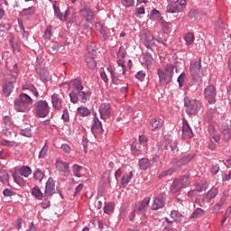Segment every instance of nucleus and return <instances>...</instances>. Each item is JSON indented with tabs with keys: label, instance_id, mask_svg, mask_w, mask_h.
Masks as SVG:
<instances>
[{
	"label": "nucleus",
	"instance_id": "nucleus-23",
	"mask_svg": "<svg viewBox=\"0 0 231 231\" xmlns=\"http://www.w3.org/2000/svg\"><path fill=\"white\" fill-rule=\"evenodd\" d=\"M181 189H183V184L181 183V181H180V180L178 179L174 180L173 183L171 186V192L176 194V192H180Z\"/></svg>",
	"mask_w": 231,
	"mask_h": 231
},
{
	"label": "nucleus",
	"instance_id": "nucleus-56",
	"mask_svg": "<svg viewBox=\"0 0 231 231\" xmlns=\"http://www.w3.org/2000/svg\"><path fill=\"white\" fill-rule=\"evenodd\" d=\"M47 153H48V146L45 143L42 149L39 152V158H44V156H46Z\"/></svg>",
	"mask_w": 231,
	"mask_h": 231
},
{
	"label": "nucleus",
	"instance_id": "nucleus-41",
	"mask_svg": "<svg viewBox=\"0 0 231 231\" xmlns=\"http://www.w3.org/2000/svg\"><path fill=\"white\" fill-rule=\"evenodd\" d=\"M20 174L24 176V178H28L32 174V169L28 166H23L20 169Z\"/></svg>",
	"mask_w": 231,
	"mask_h": 231
},
{
	"label": "nucleus",
	"instance_id": "nucleus-52",
	"mask_svg": "<svg viewBox=\"0 0 231 231\" xmlns=\"http://www.w3.org/2000/svg\"><path fill=\"white\" fill-rule=\"evenodd\" d=\"M185 79H187V75L185 73H182L178 77L177 81L179 82L180 88H183V84H185Z\"/></svg>",
	"mask_w": 231,
	"mask_h": 231
},
{
	"label": "nucleus",
	"instance_id": "nucleus-5",
	"mask_svg": "<svg viewBox=\"0 0 231 231\" xmlns=\"http://www.w3.org/2000/svg\"><path fill=\"white\" fill-rule=\"evenodd\" d=\"M159 149L160 151H168V152L175 154V152H178V143L176 140L169 137L160 143Z\"/></svg>",
	"mask_w": 231,
	"mask_h": 231
},
{
	"label": "nucleus",
	"instance_id": "nucleus-49",
	"mask_svg": "<svg viewBox=\"0 0 231 231\" xmlns=\"http://www.w3.org/2000/svg\"><path fill=\"white\" fill-rule=\"evenodd\" d=\"M82 169V166L74 164L72 167L74 176H77V178H80V170Z\"/></svg>",
	"mask_w": 231,
	"mask_h": 231
},
{
	"label": "nucleus",
	"instance_id": "nucleus-22",
	"mask_svg": "<svg viewBox=\"0 0 231 231\" xmlns=\"http://www.w3.org/2000/svg\"><path fill=\"white\" fill-rule=\"evenodd\" d=\"M182 10L181 6L178 5V4H170L166 9L168 14H180Z\"/></svg>",
	"mask_w": 231,
	"mask_h": 231
},
{
	"label": "nucleus",
	"instance_id": "nucleus-13",
	"mask_svg": "<svg viewBox=\"0 0 231 231\" xmlns=\"http://www.w3.org/2000/svg\"><path fill=\"white\" fill-rule=\"evenodd\" d=\"M99 113L101 118L111 116V106L107 103H102L99 106Z\"/></svg>",
	"mask_w": 231,
	"mask_h": 231
},
{
	"label": "nucleus",
	"instance_id": "nucleus-16",
	"mask_svg": "<svg viewBox=\"0 0 231 231\" xmlns=\"http://www.w3.org/2000/svg\"><path fill=\"white\" fill-rule=\"evenodd\" d=\"M51 103L54 109L60 111L62 109V97L59 94H53L51 96Z\"/></svg>",
	"mask_w": 231,
	"mask_h": 231
},
{
	"label": "nucleus",
	"instance_id": "nucleus-57",
	"mask_svg": "<svg viewBox=\"0 0 231 231\" xmlns=\"http://www.w3.org/2000/svg\"><path fill=\"white\" fill-rule=\"evenodd\" d=\"M188 17L193 21H196L197 17H198V11L196 10H190Z\"/></svg>",
	"mask_w": 231,
	"mask_h": 231
},
{
	"label": "nucleus",
	"instance_id": "nucleus-46",
	"mask_svg": "<svg viewBox=\"0 0 231 231\" xmlns=\"http://www.w3.org/2000/svg\"><path fill=\"white\" fill-rule=\"evenodd\" d=\"M23 89H28L34 97H39V91H37V88L33 86L24 85L23 86Z\"/></svg>",
	"mask_w": 231,
	"mask_h": 231
},
{
	"label": "nucleus",
	"instance_id": "nucleus-63",
	"mask_svg": "<svg viewBox=\"0 0 231 231\" xmlns=\"http://www.w3.org/2000/svg\"><path fill=\"white\" fill-rule=\"evenodd\" d=\"M61 118H62V120H64V122H69V114L68 113V109L63 110Z\"/></svg>",
	"mask_w": 231,
	"mask_h": 231
},
{
	"label": "nucleus",
	"instance_id": "nucleus-24",
	"mask_svg": "<svg viewBox=\"0 0 231 231\" xmlns=\"http://www.w3.org/2000/svg\"><path fill=\"white\" fill-rule=\"evenodd\" d=\"M150 202H151V198L149 197L144 198L138 208L139 212H141L142 214H145Z\"/></svg>",
	"mask_w": 231,
	"mask_h": 231
},
{
	"label": "nucleus",
	"instance_id": "nucleus-27",
	"mask_svg": "<svg viewBox=\"0 0 231 231\" xmlns=\"http://www.w3.org/2000/svg\"><path fill=\"white\" fill-rule=\"evenodd\" d=\"M157 73H158V76H159V80L161 82V84H169V82H171V80L172 79H167V74L164 70H162V69H158L157 70Z\"/></svg>",
	"mask_w": 231,
	"mask_h": 231
},
{
	"label": "nucleus",
	"instance_id": "nucleus-34",
	"mask_svg": "<svg viewBox=\"0 0 231 231\" xmlns=\"http://www.w3.org/2000/svg\"><path fill=\"white\" fill-rule=\"evenodd\" d=\"M203 216H205V210L198 208L195 211H193V213L189 217V219H196L197 217H201Z\"/></svg>",
	"mask_w": 231,
	"mask_h": 231
},
{
	"label": "nucleus",
	"instance_id": "nucleus-21",
	"mask_svg": "<svg viewBox=\"0 0 231 231\" xmlns=\"http://www.w3.org/2000/svg\"><path fill=\"white\" fill-rule=\"evenodd\" d=\"M208 133L211 138H213L217 143H219V141L221 140V134H219V133L216 131V127H214L213 125H210L208 127Z\"/></svg>",
	"mask_w": 231,
	"mask_h": 231
},
{
	"label": "nucleus",
	"instance_id": "nucleus-26",
	"mask_svg": "<svg viewBox=\"0 0 231 231\" xmlns=\"http://www.w3.org/2000/svg\"><path fill=\"white\" fill-rule=\"evenodd\" d=\"M96 28H97V32H99L103 41H107L108 36H107V32H106V27H104L102 25V23H96Z\"/></svg>",
	"mask_w": 231,
	"mask_h": 231
},
{
	"label": "nucleus",
	"instance_id": "nucleus-55",
	"mask_svg": "<svg viewBox=\"0 0 231 231\" xmlns=\"http://www.w3.org/2000/svg\"><path fill=\"white\" fill-rule=\"evenodd\" d=\"M4 124L6 127H12V125H14V122H12V119L8 116L4 117Z\"/></svg>",
	"mask_w": 231,
	"mask_h": 231
},
{
	"label": "nucleus",
	"instance_id": "nucleus-51",
	"mask_svg": "<svg viewBox=\"0 0 231 231\" xmlns=\"http://www.w3.org/2000/svg\"><path fill=\"white\" fill-rule=\"evenodd\" d=\"M208 187V185L207 183H200L196 186L195 190H197V192H203L207 190Z\"/></svg>",
	"mask_w": 231,
	"mask_h": 231
},
{
	"label": "nucleus",
	"instance_id": "nucleus-36",
	"mask_svg": "<svg viewBox=\"0 0 231 231\" xmlns=\"http://www.w3.org/2000/svg\"><path fill=\"white\" fill-rule=\"evenodd\" d=\"M222 134H224V140L225 142H228L231 138V133H230V128L228 126H223L221 128Z\"/></svg>",
	"mask_w": 231,
	"mask_h": 231
},
{
	"label": "nucleus",
	"instance_id": "nucleus-32",
	"mask_svg": "<svg viewBox=\"0 0 231 231\" xmlns=\"http://www.w3.org/2000/svg\"><path fill=\"white\" fill-rule=\"evenodd\" d=\"M133 180V171H130L129 175H125L121 179L122 187L125 188L129 184V181Z\"/></svg>",
	"mask_w": 231,
	"mask_h": 231
},
{
	"label": "nucleus",
	"instance_id": "nucleus-33",
	"mask_svg": "<svg viewBox=\"0 0 231 231\" xmlns=\"http://www.w3.org/2000/svg\"><path fill=\"white\" fill-rule=\"evenodd\" d=\"M54 8V14L56 15V17H58V19H60V21H66V17L68 15V11L65 12V14L60 13V10L59 9V7L53 5Z\"/></svg>",
	"mask_w": 231,
	"mask_h": 231
},
{
	"label": "nucleus",
	"instance_id": "nucleus-59",
	"mask_svg": "<svg viewBox=\"0 0 231 231\" xmlns=\"http://www.w3.org/2000/svg\"><path fill=\"white\" fill-rule=\"evenodd\" d=\"M179 181L181 182L182 187H185L186 185H189V183H190V181L189 180V177L187 176L180 177Z\"/></svg>",
	"mask_w": 231,
	"mask_h": 231
},
{
	"label": "nucleus",
	"instance_id": "nucleus-38",
	"mask_svg": "<svg viewBox=\"0 0 231 231\" xmlns=\"http://www.w3.org/2000/svg\"><path fill=\"white\" fill-rule=\"evenodd\" d=\"M171 219L166 218L167 223H174V221H180V213L178 211H171Z\"/></svg>",
	"mask_w": 231,
	"mask_h": 231
},
{
	"label": "nucleus",
	"instance_id": "nucleus-60",
	"mask_svg": "<svg viewBox=\"0 0 231 231\" xmlns=\"http://www.w3.org/2000/svg\"><path fill=\"white\" fill-rule=\"evenodd\" d=\"M60 149L62 150L63 152H66L69 154V152H71V147L69 144L63 143L61 144Z\"/></svg>",
	"mask_w": 231,
	"mask_h": 231
},
{
	"label": "nucleus",
	"instance_id": "nucleus-20",
	"mask_svg": "<svg viewBox=\"0 0 231 231\" xmlns=\"http://www.w3.org/2000/svg\"><path fill=\"white\" fill-rule=\"evenodd\" d=\"M217 196V188H212L202 199V201H206V203H210L211 199H214Z\"/></svg>",
	"mask_w": 231,
	"mask_h": 231
},
{
	"label": "nucleus",
	"instance_id": "nucleus-8",
	"mask_svg": "<svg viewBox=\"0 0 231 231\" xmlns=\"http://www.w3.org/2000/svg\"><path fill=\"white\" fill-rule=\"evenodd\" d=\"M141 42L144 44L146 48H151V46L154 45V37L151 32H142L140 34Z\"/></svg>",
	"mask_w": 231,
	"mask_h": 231
},
{
	"label": "nucleus",
	"instance_id": "nucleus-4",
	"mask_svg": "<svg viewBox=\"0 0 231 231\" xmlns=\"http://www.w3.org/2000/svg\"><path fill=\"white\" fill-rule=\"evenodd\" d=\"M184 106L188 115H196V113L201 109V102H199L198 99L190 100L188 97H184Z\"/></svg>",
	"mask_w": 231,
	"mask_h": 231
},
{
	"label": "nucleus",
	"instance_id": "nucleus-14",
	"mask_svg": "<svg viewBox=\"0 0 231 231\" xmlns=\"http://www.w3.org/2000/svg\"><path fill=\"white\" fill-rule=\"evenodd\" d=\"M92 133L94 134H100L102 133V123L100 122V120L98 119V117H97V116H94L93 118V123H92Z\"/></svg>",
	"mask_w": 231,
	"mask_h": 231
},
{
	"label": "nucleus",
	"instance_id": "nucleus-45",
	"mask_svg": "<svg viewBox=\"0 0 231 231\" xmlns=\"http://www.w3.org/2000/svg\"><path fill=\"white\" fill-rule=\"evenodd\" d=\"M141 152H142V151L140 150V144H138V143H132V153L134 156H138Z\"/></svg>",
	"mask_w": 231,
	"mask_h": 231
},
{
	"label": "nucleus",
	"instance_id": "nucleus-39",
	"mask_svg": "<svg viewBox=\"0 0 231 231\" xmlns=\"http://www.w3.org/2000/svg\"><path fill=\"white\" fill-rule=\"evenodd\" d=\"M78 115L80 116H88V115H91V111L88 107L85 106H79L78 108Z\"/></svg>",
	"mask_w": 231,
	"mask_h": 231
},
{
	"label": "nucleus",
	"instance_id": "nucleus-64",
	"mask_svg": "<svg viewBox=\"0 0 231 231\" xmlns=\"http://www.w3.org/2000/svg\"><path fill=\"white\" fill-rule=\"evenodd\" d=\"M50 199L51 198H44V200L42 202V208H48V207H50L51 205Z\"/></svg>",
	"mask_w": 231,
	"mask_h": 231
},
{
	"label": "nucleus",
	"instance_id": "nucleus-28",
	"mask_svg": "<svg viewBox=\"0 0 231 231\" xmlns=\"http://www.w3.org/2000/svg\"><path fill=\"white\" fill-rule=\"evenodd\" d=\"M174 65H167L164 71L167 74L166 79L164 80H172V75H174Z\"/></svg>",
	"mask_w": 231,
	"mask_h": 231
},
{
	"label": "nucleus",
	"instance_id": "nucleus-29",
	"mask_svg": "<svg viewBox=\"0 0 231 231\" xmlns=\"http://www.w3.org/2000/svg\"><path fill=\"white\" fill-rule=\"evenodd\" d=\"M151 21H158L159 23H162V14H160V11L153 9L152 10V13L150 14Z\"/></svg>",
	"mask_w": 231,
	"mask_h": 231
},
{
	"label": "nucleus",
	"instance_id": "nucleus-15",
	"mask_svg": "<svg viewBox=\"0 0 231 231\" xmlns=\"http://www.w3.org/2000/svg\"><path fill=\"white\" fill-rule=\"evenodd\" d=\"M194 136V134L192 133V129L190 128V125H189V122L183 121L182 125V138H192Z\"/></svg>",
	"mask_w": 231,
	"mask_h": 231
},
{
	"label": "nucleus",
	"instance_id": "nucleus-1",
	"mask_svg": "<svg viewBox=\"0 0 231 231\" xmlns=\"http://www.w3.org/2000/svg\"><path fill=\"white\" fill-rule=\"evenodd\" d=\"M33 104V99L26 93H22L14 100V109L18 113H26L30 111V106Z\"/></svg>",
	"mask_w": 231,
	"mask_h": 231
},
{
	"label": "nucleus",
	"instance_id": "nucleus-40",
	"mask_svg": "<svg viewBox=\"0 0 231 231\" xmlns=\"http://www.w3.org/2000/svg\"><path fill=\"white\" fill-rule=\"evenodd\" d=\"M194 34H192L191 32H188L184 35V41L186 42V46H190V44H192V42H194Z\"/></svg>",
	"mask_w": 231,
	"mask_h": 231
},
{
	"label": "nucleus",
	"instance_id": "nucleus-30",
	"mask_svg": "<svg viewBox=\"0 0 231 231\" xmlns=\"http://www.w3.org/2000/svg\"><path fill=\"white\" fill-rule=\"evenodd\" d=\"M32 195L36 199L40 200L42 199V198H44V194H42V191H41V189H39V187H34L32 189Z\"/></svg>",
	"mask_w": 231,
	"mask_h": 231
},
{
	"label": "nucleus",
	"instance_id": "nucleus-53",
	"mask_svg": "<svg viewBox=\"0 0 231 231\" xmlns=\"http://www.w3.org/2000/svg\"><path fill=\"white\" fill-rule=\"evenodd\" d=\"M34 178L35 180H37L38 181H42V179L44 178V173L42 171H41V170H37L34 172Z\"/></svg>",
	"mask_w": 231,
	"mask_h": 231
},
{
	"label": "nucleus",
	"instance_id": "nucleus-44",
	"mask_svg": "<svg viewBox=\"0 0 231 231\" xmlns=\"http://www.w3.org/2000/svg\"><path fill=\"white\" fill-rule=\"evenodd\" d=\"M0 145H3L4 147H17V143L14 141L1 140Z\"/></svg>",
	"mask_w": 231,
	"mask_h": 231
},
{
	"label": "nucleus",
	"instance_id": "nucleus-10",
	"mask_svg": "<svg viewBox=\"0 0 231 231\" xmlns=\"http://www.w3.org/2000/svg\"><path fill=\"white\" fill-rule=\"evenodd\" d=\"M162 127H163V119L161 117L152 118L148 124L150 131H157V129H162Z\"/></svg>",
	"mask_w": 231,
	"mask_h": 231
},
{
	"label": "nucleus",
	"instance_id": "nucleus-37",
	"mask_svg": "<svg viewBox=\"0 0 231 231\" xmlns=\"http://www.w3.org/2000/svg\"><path fill=\"white\" fill-rule=\"evenodd\" d=\"M72 86H73V89H74V91H76V93H79V91H82L84 89L82 83L79 79H74Z\"/></svg>",
	"mask_w": 231,
	"mask_h": 231
},
{
	"label": "nucleus",
	"instance_id": "nucleus-35",
	"mask_svg": "<svg viewBox=\"0 0 231 231\" xmlns=\"http://www.w3.org/2000/svg\"><path fill=\"white\" fill-rule=\"evenodd\" d=\"M151 165V162H149V159L143 158L139 161V167L140 169H143V171H147Z\"/></svg>",
	"mask_w": 231,
	"mask_h": 231
},
{
	"label": "nucleus",
	"instance_id": "nucleus-62",
	"mask_svg": "<svg viewBox=\"0 0 231 231\" xmlns=\"http://www.w3.org/2000/svg\"><path fill=\"white\" fill-rule=\"evenodd\" d=\"M12 26L10 23H2L0 24V32H8Z\"/></svg>",
	"mask_w": 231,
	"mask_h": 231
},
{
	"label": "nucleus",
	"instance_id": "nucleus-61",
	"mask_svg": "<svg viewBox=\"0 0 231 231\" xmlns=\"http://www.w3.org/2000/svg\"><path fill=\"white\" fill-rule=\"evenodd\" d=\"M21 134L23 136H26L27 138H30L32 136V130L30 128H26L22 130Z\"/></svg>",
	"mask_w": 231,
	"mask_h": 231
},
{
	"label": "nucleus",
	"instance_id": "nucleus-7",
	"mask_svg": "<svg viewBox=\"0 0 231 231\" xmlns=\"http://www.w3.org/2000/svg\"><path fill=\"white\" fill-rule=\"evenodd\" d=\"M204 94L208 104H214L216 102V87L214 85L208 86L204 90Z\"/></svg>",
	"mask_w": 231,
	"mask_h": 231
},
{
	"label": "nucleus",
	"instance_id": "nucleus-12",
	"mask_svg": "<svg viewBox=\"0 0 231 231\" xmlns=\"http://www.w3.org/2000/svg\"><path fill=\"white\" fill-rule=\"evenodd\" d=\"M79 12L82 17H84L88 22L93 21V19H95V13H93V11H91L88 5L81 7Z\"/></svg>",
	"mask_w": 231,
	"mask_h": 231
},
{
	"label": "nucleus",
	"instance_id": "nucleus-11",
	"mask_svg": "<svg viewBox=\"0 0 231 231\" xmlns=\"http://www.w3.org/2000/svg\"><path fill=\"white\" fill-rule=\"evenodd\" d=\"M55 194V182L53 179H49L47 180L44 191V198H51Z\"/></svg>",
	"mask_w": 231,
	"mask_h": 231
},
{
	"label": "nucleus",
	"instance_id": "nucleus-43",
	"mask_svg": "<svg viewBox=\"0 0 231 231\" xmlns=\"http://www.w3.org/2000/svg\"><path fill=\"white\" fill-rule=\"evenodd\" d=\"M225 201H226V199H225V197H222L219 200L218 203H217L214 207H213V212H219V209L221 208V207H223V205H225Z\"/></svg>",
	"mask_w": 231,
	"mask_h": 231
},
{
	"label": "nucleus",
	"instance_id": "nucleus-19",
	"mask_svg": "<svg viewBox=\"0 0 231 231\" xmlns=\"http://www.w3.org/2000/svg\"><path fill=\"white\" fill-rule=\"evenodd\" d=\"M14 82H15V80H10L4 84L3 93L5 97H10L12 91H14Z\"/></svg>",
	"mask_w": 231,
	"mask_h": 231
},
{
	"label": "nucleus",
	"instance_id": "nucleus-3",
	"mask_svg": "<svg viewBox=\"0 0 231 231\" xmlns=\"http://www.w3.org/2000/svg\"><path fill=\"white\" fill-rule=\"evenodd\" d=\"M33 109L37 116L46 118L50 114V106L47 101L38 100L33 105Z\"/></svg>",
	"mask_w": 231,
	"mask_h": 231
},
{
	"label": "nucleus",
	"instance_id": "nucleus-42",
	"mask_svg": "<svg viewBox=\"0 0 231 231\" xmlns=\"http://www.w3.org/2000/svg\"><path fill=\"white\" fill-rule=\"evenodd\" d=\"M194 158V154L185 155L180 160V165H187L192 159Z\"/></svg>",
	"mask_w": 231,
	"mask_h": 231
},
{
	"label": "nucleus",
	"instance_id": "nucleus-17",
	"mask_svg": "<svg viewBox=\"0 0 231 231\" xmlns=\"http://www.w3.org/2000/svg\"><path fill=\"white\" fill-rule=\"evenodd\" d=\"M6 68L9 71V77H11V79L15 80V79H17V76L19 75V69H17V64L7 63Z\"/></svg>",
	"mask_w": 231,
	"mask_h": 231
},
{
	"label": "nucleus",
	"instance_id": "nucleus-50",
	"mask_svg": "<svg viewBox=\"0 0 231 231\" xmlns=\"http://www.w3.org/2000/svg\"><path fill=\"white\" fill-rule=\"evenodd\" d=\"M114 209H115V203H109L104 207L105 214H109L110 212H113Z\"/></svg>",
	"mask_w": 231,
	"mask_h": 231
},
{
	"label": "nucleus",
	"instance_id": "nucleus-18",
	"mask_svg": "<svg viewBox=\"0 0 231 231\" xmlns=\"http://www.w3.org/2000/svg\"><path fill=\"white\" fill-rule=\"evenodd\" d=\"M163 207H165V200L162 197H157L153 199L152 210H160V208H163Z\"/></svg>",
	"mask_w": 231,
	"mask_h": 231
},
{
	"label": "nucleus",
	"instance_id": "nucleus-47",
	"mask_svg": "<svg viewBox=\"0 0 231 231\" xmlns=\"http://www.w3.org/2000/svg\"><path fill=\"white\" fill-rule=\"evenodd\" d=\"M143 60L146 64V66H151L152 64V56L151 55V53H144L143 54Z\"/></svg>",
	"mask_w": 231,
	"mask_h": 231
},
{
	"label": "nucleus",
	"instance_id": "nucleus-54",
	"mask_svg": "<svg viewBox=\"0 0 231 231\" xmlns=\"http://www.w3.org/2000/svg\"><path fill=\"white\" fill-rule=\"evenodd\" d=\"M78 96L79 97V98H81V102L83 104H86L88 102V94H86V92L81 90L78 92Z\"/></svg>",
	"mask_w": 231,
	"mask_h": 231
},
{
	"label": "nucleus",
	"instance_id": "nucleus-48",
	"mask_svg": "<svg viewBox=\"0 0 231 231\" xmlns=\"http://www.w3.org/2000/svg\"><path fill=\"white\" fill-rule=\"evenodd\" d=\"M69 97L72 104H77V102H79V92L73 90L69 93Z\"/></svg>",
	"mask_w": 231,
	"mask_h": 231
},
{
	"label": "nucleus",
	"instance_id": "nucleus-2",
	"mask_svg": "<svg viewBox=\"0 0 231 231\" xmlns=\"http://www.w3.org/2000/svg\"><path fill=\"white\" fill-rule=\"evenodd\" d=\"M190 75L195 84L199 86L203 77V71L201 70V59L195 61V63L190 66Z\"/></svg>",
	"mask_w": 231,
	"mask_h": 231
},
{
	"label": "nucleus",
	"instance_id": "nucleus-25",
	"mask_svg": "<svg viewBox=\"0 0 231 231\" xmlns=\"http://www.w3.org/2000/svg\"><path fill=\"white\" fill-rule=\"evenodd\" d=\"M85 60L87 62V66L90 68V69H95V68H97V61L95 60V58H93V55H87Z\"/></svg>",
	"mask_w": 231,
	"mask_h": 231
},
{
	"label": "nucleus",
	"instance_id": "nucleus-58",
	"mask_svg": "<svg viewBox=\"0 0 231 231\" xmlns=\"http://www.w3.org/2000/svg\"><path fill=\"white\" fill-rule=\"evenodd\" d=\"M172 172H174V169H169L165 171H163L161 175H159L160 180H162V178H165V176H171V174H172Z\"/></svg>",
	"mask_w": 231,
	"mask_h": 231
},
{
	"label": "nucleus",
	"instance_id": "nucleus-31",
	"mask_svg": "<svg viewBox=\"0 0 231 231\" xmlns=\"http://www.w3.org/2000/svg\"><path fill=\"white\" fill-rule=\"evenodd\" d=\"M34 14H35V6L25 8L20 12V15H22V17H28V15H33Z\"/></svg>",
	"mask_w": 231,
	"mask_h": 231
},
{
	"label": "nucleus",
	"instance_id": "nucleus-9",
	"mask_svg": "<svg viewBox=\"0 0 231 231\" xmlns=\"http://www.w3.org/2000/svg\"><path fill=\"white\" fill-rule=\"evenodd\" d=\"M56 169L63 176H68V174H69V164L68 162H63L60 159H58L56 161Z\"/></svg>",
	"mask_w": 231,
	"mask_h": 231
},
{
	"label": "nucleus",
	"instance_id": "nucleus-6",
	"mask_svg": "<svg viewBox=\"0 0 231 231\" xmlns=\"http://www.w3.org/2000/svg\"><path fill=\"white\" fill-rule=\"evenodd\" d=\"M117 64H118L119 69H121V70H119V71H121V73L118 72L117 70H113V69H111V68H108V71L111 75L112 81L115 84H116V82H118V80H120L121 75H125V65L124 64V61L122 60H117Z\"/></svg>",
	"mask_w": 231,
	"mask_h": 231
}]
</instances>
